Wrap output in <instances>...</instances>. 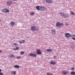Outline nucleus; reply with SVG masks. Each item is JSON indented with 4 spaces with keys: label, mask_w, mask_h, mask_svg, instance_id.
Here are the masks:
<instances>
[{
    "label": "nucleus",
    "mask_w": 75,
    "mask_h": 75,
    "mask_svg": "<svg viewBox=\"0 0 75 75\" xmlns=\"http://www.w3.org/2000/svg\"><path fill=\"white\" fill-rule=\"evenodd\" d=\"M24 40H22L21 41H21H19V43H20V44H22L23 43H24Z\"/></svg>",
    "instance_id": "6ab92c4d"
},
{
    "label": "nucleus",
    "mask_w": 75,
    "mask_h": 75,
    "mask_svg": "<svg viewBox=\"0 0 75 75\" xmlns=\"http://www.w3.org/2000/svg\"><path fill=\"white\" fill-rule=\"evenodd\" d=\"M13 1H17V0H13Z\"/></svg>",
    "instance_id": "58836bf2"
},
{
    "label": "nucleus",
    "mask_w": 75,
    "mask_h": 75,
    "mask_svg": "<svg viewBox=\"0 0 75 75\" xmlns=\"http://www.w3.org/2000/svg\"><path fill=\"white\" fill-rule=\"evenodd\" d=\"M46 8L42 6H40V11H44L46 10Z\"/></svg>",
    "instance_id": "20e7f679"
},
{
    "label": "nucleus",
    "mask_w": 75,
    "mask_h": 75,
    "mask_svg": "<svg viewBox=\"0 0 75 75\" xmlns=\"http://www.w3.org/2000/svg\"><path fill=\"white\" fill-rule=\"evenodd\" d=\"M62 72L63 74H66L68 73V71H65V70H63L62 71Z\"/></svg>",
    "instance_id": "ddd939ff"
},
{
    "label": "nucleus",
    "mask_w": 75,
    "mask_h": 75,
    "mask_svg": "<svg viewBox=\"0 0 75 75\" xmlns=\"http://www.w3.org/2000/svg\"><path fill=\"white\" fill-rule=\"evenodd\" d=\"M0 52H1V50H0Z\"/></svg>",
    "instance_id": "ea45409f"
},
{
    "label": "nucleus",
    "mask_w": 75,
    "mask_h": 75,
    "mask_svg": "<svg viewBox=\"0 0 75 75\" xmlns=\"http://www.w3.org/2000/svg\"><path fill=\"white\" fill-rule=\"evenodd\" d=\"M16 50H18L19 49V47H16Z\"/></svg>",
    "instance_id": "cd10ccee"
},
{
    "label": "nucleus",
    "mask_w": 75,
    "mask_h": 75,
    "mask_svg": "<svg viewBox=\"0 0 75 75\" xmlns=\"http://www.w3.org/2000/svg\"><path fill=\"white\" fill-rule=\"evenodd\" d=\"M51 33L53 34V35H54L55 34L56 32H55V30L54 29H52L51 30Z\"/></svg>",
    "instance_id": "0eeeda50"
},
{
    "label": "nucleus",
    "mask_w": 75,
    "mask_h": 75,
    "mask_svg": "<svg viewBox=\"0 0 75 75\" xmlns=\"http://www.w3.org/2000/svg\"><path fill=\"white\" fill-rule=\"evenodd\" d=\"M36 8L37 10H40V6H36Z\"/></svg>",
    "instance_id": "a211bd4d"
},
{
    "label": "nucleus",
    "mask_w": 75,
    "mask_h": 75,
    "mask_svg": "<svg viewBox=\"0 0 75 75\" xmlns=\"http://www.w3.org/2000/svg\"><path fill=\"white\" fill-rule=\"evenodd\" d=\"M1 22V20H0V22Z\"/></svg>",
    "instance_id": "79ce46f5"
},
{
    "label": "nucleus",
    "mask_w": 75,
    "mask_h": 75,
    "mask_svg": "<svg viewBox=\"0 0 75 75\" xmlns=\"http://www.w3.org/2000/svg\"><path fill=\"white\" fill-rule=\"evenodd\" d=\"M13 45H15V46H16L17 45H18V44L16 43H13Z\"/></svg>",
    "instance_id": "b1692460"
},
{
    "label": "nucleus",
    "mask_w": 75,
    "mask_h": 75,
    "mask_svg": "<svg viewBox=\"0 0 75 75\" xmlns=\"http://www.w3.org/2000/svg\"><path fill=\"white\" fill-rule=\"evenodd\" d=\"M47 51V52H52V50L51 49H47L46 50Z\"/></svg>",
    "instance_id": "dca6fc26"
},
{
    "label": "nucleus",
    "mask_w": 75,
    "mask_h": 75,
    "mask_svg": "<svg viewBox=\"0 0 75 75\" xmlns=\"http://www.w3.org/2000/svg\"><path fill=\"white\" fill-rule=\"evenodd\" d=\"M24 52H23L22 51L21 52H20V54L21 55H23V54H24Z\"/></svg>",
    "instance_id": "5701e85b"
},
{
    "label": "nucleus",
    "mask_w": 75,
    "mask_h": 75,
    "mask_svg": "<svg viewBox=\"0 0 75 75\" xmlns=\"http://www.w3.org/2000/svg\"><path fill=\"white\" fill-rule=\"evenodd\" d=\"M72 37H75V35H72Z\"/></svg>",
    "instance_id": "c9c22d12"
},
{
    "label": "nucleus",
    "mask_w": 75,
    "mask_h": 75,
    "mask_svg": "<svg viewBox=\"0 0 75 75\" xmlns=\"http://www.w3.org/2000/svg\"><path fill=\"white\" fill-rule=\"evenodd\" d=\"M60 27H61V25H63V24L62 23H60Z\"/></svg>",
    "instance_id": "7c9ffc66"
},
{
    "label": "nucleus",
    "mask_w": 75,
    "mask_h": 75,
    "mask_svg": "<svg viewBox=\"0 0 75 75\" xmlns=\"http://www.w3.org/2000/svg\"><path fill=\"white\" fill-rule=\"evenodd\" d=\"M53 58H54V59H56V58H57V56H54V57H53Z\"/></svg>",
    "instance_id": "c756f323"
},
{
    "label": "nucleus",
    "mask_w": 75,
    "mask_h": 75,
    "mask_svg": "<svg viewBox=\"0 0 75 75\" xmlns=\"http://www.w3.org/2000/svg\"><path fill=\"white\" fill-rule=\"evenodd\" d=\"M10 25H12V26H14V25H15V23H14V22L13 21H11L10 22Z\"/></svg>",
    "instance_id": "f8f14e48"
},
{
    "label": "nucleus",
    "mask_w": 75,
    "mask_h": 75,
    "mask_svg": "<svg viewBox=\"0 0 75 75\" xmlns=\"http://www.w3.org/2000/svg\"><path fill=\"white\" fill-rule=\"evenodd\" d=\"M65 36L66 38H69L71 37V35L69 33H65Z\"/></svg>",
    "instance_id": "39448f33"
},
{
    "label": "nucleus",
    "mask_w": 75,
    "mask_h": 75,
    "mask_svg": "<svg viewBox=\"0 0 75 75\" xmlns=\"http://www.w3.org/2000/svg\"><path fill=\"white\" fill-rule=\"evenodd\" d=\"M13 50H15V51H16V48H13Z\"/></svg>",
    "instance_id": "f704fd0d"
},
{
    "label": "nucleus",
    "mask_w": 75,
    "mask_h": 75,
    "mask_svg": "<svg viewBox=\"0 0 75 75\" xmlns=\"http://www.w3.org/2000/svg\"><path fill=\"white\" fill-rule=\"evenodd\" d=\"M66 25H68V24H66Z\"/></svg>",
    "instance_id": "a19ab883"
},
{
    "label": "nucleus",
    "mask_w": 75,
    "mask_h": 75,
    "mask_svg": "<svg viewBox=\"0 0 75 75\" xmlns=\"http://www.w3.org/2000/svg\"><path fill=\"white\" fill-rule=\"evenodd\" d=\"M6 9H4L2 10V12H4V13H6Z\"/></svg>",
    "instance_id": "4be33fe9"
},
{
    "label": "nucleus",
    "mask_w": 75,
    "mask_h": 75,
    "mask_svg": "<svg viewBox=\"0 0 75 75\" xmlns=\"http://www.w3.org/2000/svg\"><path fill=\"white\" fill-rule=\"evenodd\" d=\"M1 69H0V72H1Z\"/></svg>",
    "instance_id": "e433bc0d"
},
{
    "label": "nucleus",
    "mask_w": 75,
    "mask_h": 75,
    "mask_svg": "<svg viewBox=\"0 0 75 75\" xmlns=\"http://www.w3.org/2000/svg\"><path fill=\"white\" fill-rule=\"evenodd\" d=\"M29 56L32 57H36L37 55L34 54L30 53L29 55Z\"/></svg>",
    "instance_id": "423d86ee"
},
{
    "label": "nucleus",
    "mask_w": 75,
    "mask_h": 75,
    "mask_svg": "<svg viewBox=\"0 0 75 75\" xmlns=\"http://www.w3.org/2000/svg\"><path fill=\"white\" fill-rule=\"evenodd\" d=\"M35 14V12H33L32 13L30 14V15H33V14Z\"/></svg>",
    "instance_id": "bb28decb"
},
{
    "label": "nucleus",
    "mask_w": 75,
    "mask_h": 75,
    "mask_svg": "<svg viewBox=\"0 0 75 75\" xmlns=\"http://www.w3.org/2000/svg\"><path fill=\"white\" fill-rule=\"evenodd\" d=\"M71 70H72V71H74V68L72 67L71 68Z\"/></svg>",
    "instance_id": "72a5a7b5"
},
{
    "label": "nucleus",
    "mask_w": 75,
    "mask_h": 75,
    "mask_svg": "<svg viewBox=\"0 0 75 75\" xmlns=\"http://www.w3.org/2000/svg\"><path fill=\"white\" fill-rule=\"evenodd\" d=\"M17 58V59H20V57L19 56V57H16Z\"/></svg>",
    "instance_id": "c85d7f7f"
},
{
    "label": "nucleus",
    "mask_w": 75,
    "mask_h": 75,
    "mask_svg": "<svg viewBox=\"0 0 75 75\" xmlns=\"http://www.w3.org/2000/svg\"><path fill=\"white\" fill-rule=\"evenodd\" d=\"M13 3V1L11 0L8 1L6 2V4L8 6H10Z\"/></svg>",
    "instance_id": "7ed1b4c3"
},
{
    "label": "nucleus",
    "mask_w": 75,
    "mask_h": 75,
    "mask_svg": "<svg viewBox=\"0 0 75 75\" xmlns=\"http://www.w3.org/2000/svg\"><path fill=\"white\" fill-rule=\"evenodd\" d=\"M9 12V10H8V9H6V11L5 13H8Z\"/></svg>",
    "instance_id": "393cba45"
},
{
    "label": "nucleus",
    "mask_w": 75,
    "mask_h": 75,
    "mask_svg": "<svg viewBox=\"0 0 75 75\" xmlns=\"http://www.w3.org/2000/svg\"><path fill=\"white\" fill-rule=\"evenodd\" d=\"M56 27H61V25L59 22H57L56 24Z\"/></svg>",
    "instance_id": "1a4fd4ad"
},
{
    "label": "nucleus",
    "mask_w": 75,
    "mask_h": 75,
    "mask_svg": "<svg viewBox=\"0 0 75 75\" xmlns=\"http://www.w3.org/2000/svg\"><path fill=\"white\" fill-rule=\"evenodd\" d=\"M31 30L34 31L35 30H38L39 29L38 27L34 26H31L30 28Z\"/></svg>",
    "instance_id": "f03ea898"
},
{
    "label": "nucleus",
    "mask_w": 75,
    "mask_h": 75,
    "mask_svg": "<svg viewBox=\"0 0 75 75\" xmlns=\"http://www.w3.org/2000/svg\"><path fill=\"white\" fill-rule=\"evenodd\" d=\"M72 40H74V41H75V38H72Z\"/></svg>",
    "instance_id": "473e14b6"
},
{
    "label": "nucleus",
    "mask_w": 75,
    "mask_h": 75,
    "mask_svg": "<svg viewBox=\"0 0 75 75\" xmlns=\"http://www.w3.org/2000/svg\"><path fill=\"white\" fill-rule=\"evenodd\" d=\"M70 14H71L72 15H73V16H74L75 15V13L74 12H73V11H70Z\"/></svg>",
    "instance_id": "aec40b11"
},
{
    "label": "nucleus",
    "mask_w": 75,
    "mask_h": 75,
    "mask_svg": "<svg viewBox=\"0 0 75 75\" xmlns=\"http://www.w3.org/2000/svg\"><path fill=\"white\" fill-rule=\"evenodd\" d=\"M52 68L53 69H54V68H55V67H52Z\"/></svg>",
    "instance_id": "4c0bfd02"
},
{
    "label": "nucleus",
    "mask_w": 75,
    "mask_h": 75,
    "mask_svg": "<svg viewBox=\"0 0 75 75\" xmlns=\"http://www.w3.org/2000/svg\"><path fill=\"white\" fill-rule=\"evenodd\" d=\"M37 55H38V54H42L41 52H40V49H38L37 51Z\"/></svg>",
    "instance_id": "9d476101"
},
{
    "label": "nucleus",
    "mask_w": 75,
    "mask_h": 75,
    "mask_svg": "<svg viewBox=\"0 0 75 75\" xmlns=\"http://www.w3.org/2000/svg\"><path fill=\"white\" fill-rule=\"evenodd\" d=\"M50 63L52 65H55L56 64V62L54 61V60H51Z\"/></svg>",
    "instance_id": "6e6552de"
},
{
    "label": "nucleus",
    "mask_w": 75,
    "mask_h": 75,
    "mask_svg": "<svg viewBox=\"0 0 75 75\" xmlns=\"http://www.w3.org/2000/svg\"><path fill=\"white\" fill-rule=\"evenodd\" d=\"M12 74L13 75H15L16 74V71H13L11 72Z\"/></svg>",
    "instance_id": "2eb2a0df"
},
{
    "label": "nucleus",
    "mask_w": 75,
    "mask_h": 75,
    "mask_svg": "<svg viewBox=\"0 0 75 75\" xmlns=\"http://www.w3.org/2000/svg\"><path fill=\"white\" fill-rule=\"evenodd\" d=\"M9 58H14L15 57H14V55L12 54H10L9 55Z\"/></svg>",
    "instance_id": "4468645a"
},
{
    "label": "nucleus",
    "mask_w": 75,
    "mask_h": 75,
    "mask_svg": "<svg viewBox=\"0 0 75 75\" xmlns=\"http://www.w3.org/2000/svg\"><path fill=\"white\" fill-rule=\"evenodd\" d=\"M47 75H52V74L50 73H47Z\"/></svg>",
    "instance_id": "a878e982"
},
{
    "label": "nucleus",
    "mask_w": 75,
    "mask_h": 75,
    "mask_svg": "<svg viewBox=\"0 0 75 75\" xmlns=\"http://www.w3.org/2000/svg\"><path fill=\"white\" fill-rule=\"evenodd\" d=\"M3 74L2 72H0V75H3Z\"/></svg>",
    "instance_id": "2f4dec72"
},
{
    "label": "nucleus",
    "mask_w": 75,
    "mask_h": 75,
    "mask_svg": "<svg viewBox=\"0 0 75 75\" xmlns=\"http://www.w3.org/2000/svg\"><path fill=\"white\" fill-rule=\"evenodd\" d=\"M14 68H19L20 66L18 65H16L13 66Z\"/></svg>",
    "instance_id": "f3484780"
},
{
    "label": "nucleus",
    "mask_w": 75,
    "mask_h": 75,
    "mask_svg": "<svg viewBox=\"0 0 75 75\" xmlns=\"http://www.w3.org/2000/svg\"><path fill=\"white\" fill-rule=\"evenodd\" d=\"M59 14L60 15V16H62V18H67V17H68V15H66L65 14H64V13L62 12H60L59 13Z\"/></svg>",
    "instance_id": "f257e3e1"
},
{
    "label": "nucleus",
    "mask_w": 75,
    "mask_h": 75,
    "mask_svg": "<svg viewBox=\"0 0 75 75\" xmlns=\"http://www.w3.org/2000/svg\"><path fill=\"white\" fill-rule=\"evenodd\" d=\"M70 74L71 75H75V71H71V72Z\"/></svg>",
    "instance_id": "412c9836"
},
{
    "label": "nucleus",
    "mask_w": 75,
    "mask_h": 75,
    "mask_svg": "<svg viewBox=\"0 0 75 75\" xmlns=\"http://www.w3.org/2000/svg\"><path fill=\"white\" fill-rule=\"evenodd\" d=\"M46 3L50 4V3H52V1L51 0H46L45 1Z\"/></svg>",
    "instance_id": "9b49d317"
}]
</instances>
